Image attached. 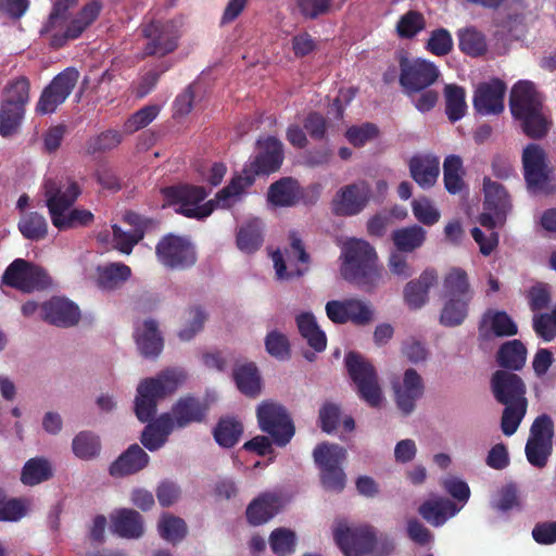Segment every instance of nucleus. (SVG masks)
Here are the masks:
<instances>
[{
	"label": "nucleus",
	"instance_id": "7ed1b4c3",
	"mask_svg": "<svg viewBox=\"0 0 556 556\" xmlns=\"http://www.w3.org/2000/svg\"><path fill=\"white\" fill-rule=\"evenodd\" d=\"M258 153L247 164L241 175L231 178L227 186L216 193L217 202L223 208H229L255 182V177L277 172L283 162V144L273 136L258 139Z\"/></svg>",
	"mask_w": 556,
	"mask_h": 556
},
{
	"label": "nucleus",
	"instance_id": "69168bd1",
	"mask_svg": "<svg viewBox=\"0 0 556 556\" xmlns=\"http://www.w3.org/2000/svg\"><path fill=\"white\" fill-rule=\"evenodd\" d=\"M356 548L357 555L389 556L394 549V541L387 534L376 535L374 532L372 543Z\"/></svg>",
	"mask_w": 556,
	"mask_h": 556
},
{
	"label": "nucleus",
	"instance_id": "e2e57ef3",
	"mask_svg": "<svg viewBox=\"0 0 556 556\" xmlns=\"http://www.w3.org/2000/svg\"><path fill=\"white\" fill-rule=\"evenodd\" d=\"M341 419V407L330 401L325 402L319 408L318 421L320 429L326 433L337 430Z\"/></svg>",
	"mask_w": 556,
	"mask_h": 556
},
{
	"label": "nucleus",
	"instance_id": "4c0bfd02",
	"mask_svg": "<svg viewBox=\"0 0 556 556\" xmlns=\"http://www.w3.org/2000/svg\"><path fill=\"white\" fill-rule=\"evenodd\" d=\"M445 296L473 298L468 274L460 267H451L443 278Z\"/></svg>",
	"mask_w": 556,
	"mask_h": 556
},
{
	"label": "nucleus",
	"instance_id": "79ce46f5",
	"mask_svg": "<svg viewBox=\"0 0 556 556\" xmlns=\"http://www.w3.org/2000/svg\"><path fill=\"white\" fill-rule=\"evenodd\" d=\"M22 236L30 241H41L48 236V222L38 212L24 213L17 224Z\"/></svg>",
	"mask_w": 556,
	"mask_h": 556
},
{
	"label": "nucleus",
	"instance_id": "412c9836",
	"mask_svg": "<svg viewBox=\"0 0 556 556\" xmlns=\"http://www.w3.org/2000/svg\"><path fill=\"white\" fill-rule=\"evenodd\" d=\"M505 84L493 78L477 86L473 94V106L482 115H495L504 111Z\"/></svg>",
	"mask_w": 556,
	"mask_h": 556
},
{
	"label": "nucleus",
	"instance_id": "aec40b11",
	"mask_svg": "<svg viewBox=\"0 0 556 556\" xmlns=\"http://www.w3.org/2000/svg\"><path fill=\"white\" fill-rule=\"evenodd\" d=\"M210 412L207 401L198 396L187 394L180 396L170 408L169 422L173 429H185L192 424H202L206 420Z\"/></svg>",
	"mask_w": 556,
	"mask_h": 556
},
{
	"label": "nucleus",
	"instance_id": "f8f14e48",
	"mask_svg": "<svg viewBox=\"0 0 556 556\" xmlns=\"http://www.w3.org/2000/svg\"><path fill=\"white\" fill-rule=\"evenodd\" d=\"M159 262L169 269H187L197 262L193 244L187 237L168 233L155 247Z\"/></svg>",
	"mask_w": 556,
	"mask_h": 556
},
{
	"label": "nucleus",
	"instance_id": "8fccbe9b",
	"mask_svg": "<svg viewBox=\"0 0 556 556\" xmlns=\"http://www.w3.org/2000/svg\"><path fill=\"white\" fill-rule=\"evenodd\" d=\"M72 450L79 459H92L100 454L101 442L93 432L80 431L73 439Z\"/></svg>",
	"mask_w": 556,
	"mask_h": 556
},
{
	"label": "nucleus",
	"instance_id": "a211bd4d",
	"mask_svg": "<svg viewBox=\"0 0 556 556\" xmlns=\"http://www.w3.org/2000/svg\"><path fill=\"white\" fill-rule=\"evenodd\" d=\"M42 190L50 216L58 212H66L81 194L80 186L71 177L47 178Z\"/></svg>",
	"mask_w": 556,
	"mask_h": 556
},
{
	"label": "nucleus",
	"instance_id": "49530a36",
	"mask_svg": "<svg viewBox=\"0 0 556 556\" xmlns=\"http://www.w3.org/2000/svg\"><path fill=\"white\" fill-rule=\"evenodd\" d=\"M263 244V229L260 219H252L240 227L237 233V247L245 253L257 251Z\"/></svg>",
	"mask_w": 556,
	"mask_h": 556
},
{
	"label": "nucleus",
	"instance_id": "6e6d98bb",
	"mask_svg": "<svg viewBox=\"0 0 556 556\" xmlns=\"http://www.w3.org/2000/svg\"><path fill=\"white\" fill-rule=\"evenodd\" d=\"M459 48L471 56H478L486 51L484 36L475 28H466L459 31Z\"/></svg>",
	"mask_w": 556,
	"mask_h": 556
},
{
	"label": "nucleus",
	"instance_id": "f704fd0d",
	"mask_svg": "<svg viewBox=\"0 0 556 556\" xmlns=\"http://www.w3.org/2000/svg\"><path fill=\"white\" fill-rule=\"evenodd\" d=\"M296 327L300 334L306 340L307 344L316 352H323L327 346L325 332L318 326L315 316L309 313H301L295 317Z\"/></svg>",
	"mask_w": 556,
	"mask_h": 556
},
{
	"label": "nucleus",
	"instance_id": "58836bf2",
	"mask_svg": "<svg viewBox=\"0 0 556 556\" xmlns=\"http://www.w3.org/2000/svg\"><path fill=\"white\" fill-rule=\"evenodd\" d=\"M243 434V425L235 417H222L213 430L217 444L225 448L233 447Z\"/></svg>",
	"mask_w": 556,
	"mask_h": 556
},
{
	"label": "nucleus",
	"instance_id": "0e129e2a",
	"mask_svg": "<svg viewBox=\"0 0 556 556\" xmlns=\"http://www.w3.org/2000/svg\"><path fill=\"white\" fill-rule=\"evenodd\" d=\"M114 248L124 254H130L134 247L143 239L141 230L127 232L118 225L112 226Z\"/></svg>",
	"mask_w": 556,
	"mask_h": 556
},
{
	"label": "nucleus",
	"instance_id": "5701e85b",
	"mask_svg": "<svg viewBox=\"0 0 556 556\" xmlns=\"http://www.w3.org/2000/svg\"><path fill=\"white\" fill-rule=\"evenodd\" d=\"M41 314L43 320L59 327H72L80 318L78 306L62 298H52L45 302L41 305Z\"/></svg>",
	"mask_w": 556,
	"mask_h": 556
},
{
	"label": "nucleus",
	"instance_id": "9b49d317",
	"mask_svg": "<svg viewBox=\"0 0 556 556\" xmlns=\"http://www.w3.org/2000/svg\"><path fill=\"white\" fill-rule=\"evenodd\" d=\"M142 36L147 39L144 56L163 58L173 53L179 46L180 30L172 21H152L142 26Z\"/></svg>",
	"mask_w": 556,
	"mask_h": 556
},
{
	"label": "nucleus",
	"instance_id": "338daca9",
	"mask_svg": "<svg viewBox=\"0 0 556 556\" xmlns=\"http://www.w3.org/2000/svg\"><path fill=\"white\" fill-rule=\"evenodd\" d=\"M375 319V309L370 302L350 299V323L358 326L370 324Z\"/></svg>",
	"mask_w": 556,
	"mask_h": 556
},
{
	"label": "nucleus",
	"instance_id": "473e14b6",
	"mask_svg": "<svg viewBox=\"0 0 556 556\" xmlns=\"http://www.w3.org/2000/svg\"><path fill=\"white\" fill-rule=\"evenodd\" d=\"M279 496L264 493L249 504L245 511L247 519L252 526H261L269 521L279 511Z\"/></svg>",
	"mask_w": 556,
	"mask_h": 556
},
{
	"label": "nucleus",
	"instance_id": "b1692460",
	"mask_svg": "<svg viewBox=\"0 0 556 556\" xmlns=\"http://www.w3.org/2000/svg\"><path fill=\"white\" fill-rule=\"evenodd\" d=\"M438 282L434 269H425L417 279L408 281L403 290V299L410 309H420L429 301L430 289Z\"/></svg>",
	"mask_w": 556,
	"mask_h": 556
},
{
	"label": "nucleus",
	"instance_id": "ea45409f",
	"mask_svg": "<svg viewBox=\"0 0 556 556\" xmlns=\"http://www.w3.org/2000/svg\"><path fill=\"white\" fill-rule=\"evenodd\" d=\"M53 477L51 463L45 457L28 459L22 469L21 481L24 485L34 486Z\"/></svg>",
	"mask_w": 556,
	"mask_h": 556
},
{
	"label": "nucleus",
	"instance_id": "423d86ee",
	"mask_svg": "<svg viewBox=\"0 0 556 556\" xmlns=\"http://www.w3.org/2000/svg\"><path fill=\"white\" fill-rule=\"evenodd\" d=\"M164 198L170 205H177L176 212L188 218L204 219L216 206L223 207L216 200L201 204L208 192L202 186L178 185L164 188Z\"/></svg>",
	"mask_w": 556,
	"mask_h": 556
},
{
	"label": "nucleus",
	"instance_id": "2eb2a0df",
	"mask_svg": "<svg viewBox=\"0 0 556 556\" xmlns=\"http://www.w3.org/2000/svg\"><path fill=\"white\" fill-rule=\"evenodd\" d=\"M2 282L24 292H31L47 288L51 279L42 267L24 258H16L4 270Z\"/></svg>",
	"mask_w": 556,
	"mask_h": 556
},
{
	"label": "nucleus",
	"instance_id": "774afa93",
	"mask_svg": "<svg viewBox=\"0 0 556 556\" xmlns=\"http://www.w3.org/2000/svg\"><path fill=\"white\" fill-rule=\"evenodd\" d=\"M533 328L544 341H552L556 337V307L551 313L534 315Z\"/></svg>",
	"mask_w": 556,
	"mask_h": 556
},
{
	"label": "nucleus",
	"instance_id": "a878e982",
	"mask_svg": "<svg viewBox=\"0 0 556 556\" xmlns=\"http://www.w3.org/2000/svg\"><path fill=\"white\" fill-rule=\"evenodd\" d=\"M138 350L144 357H157L164 348V339L155 319H146L135 329Z\"/></svg>",
	"mask_w": 556,
	"mask_h": 556
},
{
	"label": "nucleus",
	"instance_id": "1a4fd4ad",
	"mask_svg": "<svg viewBox=\"0 0 556 556\" xmlns=\"http://www.w3.org/2000/svg\"><path fill=\"white\" fill-rule=\"evenodd\" d=\"M257 425L280 447L286 446L295 433V427L287 408L273 401H264L256 408Z\"/></svg>",
	"mask_w": 556,
	"mask_h": 556
},
{
	"label": "nucleus",
	"instance_id": "c03bdc74",
	"mask_svg": "<svg viewBox=\"0 0 556 556\" xmlns=\"http://www.w3.org/2000/svg\"><path fill=\"white\" fill-rule=\"evenodd\" d=\"M29 100L30 81L26 76L21 75L8 80L3 88L0 101L26 108Z\"/></svg>",
	"mask_w": 556,
	"mask_h": 556
},
{
	"label": "nucleus",
	"instance_id": "4be33fe9",
	"mask_svg": "<svg viewBox=\"0 0 556 556\" xmlns=\"http://www.w3.org/2000/svg\"><path fill=\"white\" fill-rule=\"evenodd\" d=\"M491 387L494 397L502 404L527 401L526 386L514 372L497 370L492 377Z\"/></svg>",
	"mask_w": 556,
	"mask_h": 556
},
{
	"label": "nucleus",
	"instance_id": "3c124183",
	"mask_svg": "<svg viewBox=\"0 0 556 556\" xmlns=\"http://www.w3.org/2000/svg\"><path fill=\"white\" fill-rule=\"evenodd\" d=\"M463 161L458 155L451 154L443 162V178L446 190L450 193H457L464 187Z\"/></svg>",
	"mask_w": 556,
	"mask_h": 556
},
{
	"label": "nucleus",
	"instance_id": "0eeeda50",
	"mask_svg": "<svg viewBox=\"0 0 556 556\" xmlns=\"http://www.w3.org/2000/svg\"><path fill=\"white\" fill-rule=\"evenodd\" d=\"M315 465L319 469V479L327 491L342 492L345 488L343 463L346 450L334 443L321 442L313 451Z\"/></svg>",
	"mask_w": 556,
	"mask_h": 556
},
{
	"label": "nucleus",
	"instance_id": "dca6fc26",
	"mask_svg": "<svg viewBox=\"0 0 556 556\" xmlns=\"http://www.w3.org/2000/svg\"><path fill=\"white\" fill-rule=\"evenodd\" d=\"M390 387L397 410L403 416L412 415L425 392L421 376L415 369L408 368L401 376H395Z\"/></svg>",
	"mask_w": 556,
	"mask_h": 556
},
{
	"label": "nucleus",
	"instance_id": "bb28decb",
	"mask_svg": "<svg viewBox=\"0 0 556 556\" xmlns=\"http://www.w3.org/2000/svg\"><path fill=\"white\" fill-rule=\"evenodd\" d=\"M115 534L124 539H139L144 533L143 517L135 509L121 508L111 516Z\"/></svg>",
	"mask_w": 556,
	"mask_h": 556
},
{
	"label": "nucleus",
	"instance_id": "de8ad7c7",
	"mask_svg": "<svg viewBox=\"0 0 556 556\" xmlns=\"http://www.w3.org/2000/svg\"><path fill=\"white\" fill-rule=\"evenodd\" d=\"M527 358V349L518 340L504 343L497 353V362L502 367L518 370L523 367Z\"/></svg>",
	"mask_w": 556,
	"mask_h": 556
},
{
	"label": "nucleus",
	"instance_id": "cd10ccee",
	"mask_svg": "<svg viewBox=\"0 0 556 556\" xmlns=\"http://www.w3.org/2000/svg\"><path fill=\"white\" fill-rule=\"evenodd\" d=\"M479 331L485 338L510 337L518 332V327L506 312L488 309L481 318Z\"/></svg>",
	"mask_w": 556,
	"mask_h": 556
},
{
	"label": "nucleus",
	"instance_id": "f3484780",
	"mask_svg": "<svg viewBox=\"0 0 556 556\" xmlns=\"http://www.w3.org/2000/svg\"><path fill=\"white\" fill-rule=\"evenodd\" d=\"M484 205L479 216L481 226L493 230L505 223L510 201L505 189L497 182L485 178L483 182Z\"/></svg>",
	"mask_w": 556,
	"mask_h": 556
},
{
	"label": "nucleus",
	"instance_id": "bf43d9fd",
	"mask_svg": "<svg viewBox=\"0 0 556 556\" xmlns=\"http://www.w3.org/2000/svg\"><path fill=\"white\" fill-rule=\"evenodd\" d=\"M123 140L121 131L108 129L91 138L87 143V151L90 154L106 152L116 148Z\"/></svg>",
	"mask_w": 556,
	"mask_h": 556
},
{
	"label": "nucleus",
	"instance_id": "f257e3e1",
	"mask_svg": "<svg viewBox=\"0 0 556 556\" xmlns=\"http://www.w3.org/2000/svg\"><path fill=\"white\" fill-rule=\"evenodd\" d=\"M185 379L186 375L182 370L168 368L155 377L141 380L137 387L135 414L141 422H148L140 441L151 452L161 448L174 431L168 414H161L152 420L156 414L157 403L173 394Z\"/></svg>",
	"mask_w": 556,
	"mask_h": 556
},
{
	"label": "nucleus",
	"instance_id": "9d476101",
	"mask_svg": "<svg viewBox=\"0 0 556 556\" xmlns=\"http://www.w3.org/2000/svg\"><path fill=\"white\" fill-rule=\"evenodd\" d=\"M553 419L546 414L538 416L530 427L525 446V454L531 466L536 468L546 466L553 451Z\"/></svg>",
	"mask_w": 556,
	"mask_h": 556
},
{
	"label": "nucleus",
	"instance_id": "c85d7f7f",
	"mask_svg": "<svg viewBox=\"0 0 556 556\" xmlns=\"http://www.w3.org/2000/svg\"><path fill=\"white\" fill-rule=\"evenodd\" d=\"M462 509L451 500L433 497L422 503L418 511L420 516L433 527L443 526L448 519L456 516Z\"/></svg>",
	"mask_w": 556,
	"mask_h": 556
},
{
	"label": "nucleus",
	"instance_id": "c756f323",
	"mask_svg": "<svg viewBox=\"0 0 556 556\" xmlns=\"http://www.w3.org/2000/svg\"><path fill=\"white\" fill-rule=\"evenodd\" d=\"M130 277L131 269L124 263H109L96 268V285L102 291L118 290Z\"/></svg>",
	"mask_w": 556,
	"mask_h": 556
},
{
	"label": "nucleus",
	"instance_id": "7c9ffc66",
	"mask_svg": "<svg viewBox=\"0 0 556 556\" xmlns=\"http://www.w3.org/2000/svg\"><path fill=\"white\" fill-rule=\"evenodd\" d=\"M149 459V455L138 444H131L112 463L110 475L113 477L134 475L146 468Z\"/></svg>",
	"mask_w": 556,
	"mask_h": 556
},
{
	"label": "nucleus",
	"instance_id": "ddd939ff",
	"mask_svg": "<svg viewBox=\"0 0 556 556\" xmlns=\"http://www.w3.org/2000/svg\"><path fill=\"white\" fill-rule=\"evenodd\" d=\"M400 85L406 96H414L432 84L439 76V68L430 61L425 59H408L404 55L400 58Z\"/></svg>",
	"mask_w": 556,
	"mask_h": 556
},
{
	"label": "nucleus",
	"instance_id": "680f3d73",
	"mask_svg": "<svg viewBox=\"0 0 556 556\" xmlns=\"http://www.w3.org/2000/svg\"><path fill=\"white\" fill-rule=\"evenodd\" d=\"M425 28L424 16L416 11H408L396 24V33L401 38H412Z\"/></svg>",
	"mask_w": 556,
	"mask_h": 556
},
{
	"label": "nucleus",
	"instance_id": "4468645a",
	"mask_svg": "<svg viewBox=\"0 0 556 556\" xmlns=\"http://www.w3.org/2000/svg\"><path fill=\"white\" fill-rule=\"evenodd\" d=\"M79 79L75 67H66L43 88L36 103L35 111L39 115L52 114L65 102Z\"/></svg>",
	"mask_w": 556,
	"mask_h": 556
},
{
	"label": "nucleus",
	"instance_id": "e433bc0d",
	"mask_svg": "<svg viewBox=\"0 0 556 556\" xmlns=\"http://www.w3.org/2000/svg\"><path fill=\"white\" fill-rule=\"evenodd\" d=\"M52 225L60 231L88 227L94 222V215L86 208H68L66 212H58L50 216Z\"/></svg>",
	"mask_w": 556,
	"mask_h": 556
},
{
	"label": "nucleus",
	"instance_id": "2f4dec72",
	"mask_svg": "<svg viewBox=\"0 0 556 556\" xmlns=\"http://www.w3.org/2000/svg\"><path fill=\"white\" fill-rule=\"evenodd\" d=\"M409 169L413 179L424 189L431 188L440 174V160L438 156L426 154L410 160Z\"/></svg>",
	"mask_w": 556,
	"mask_h": 556
},
{
	"label": "nucleus",
	"instance_id": "5fc2aeb1",
	"mask_svg": "<svg viewBox=\"0 0 556 556\" xmlns=\"http://www.w3.org/2000/svg\"><path fill=\"white\" fill-rule=\"evenodd\" d=\"M266 352L278 361H289L291 358V344L289 338L278 331H269L264 340Z\"/></svg>",
	"mask_w": 556,
	"mask_h": 556
},
{
	"label": "nucleus",
	"instance_id": "4d7b16f0",
	"mask_svg": "<svg viewBox=\"0 0 556 556\" xmlns=\"http://www.w3.org/2000/svg\"><path fill=\"white\" fill-rule=\"evenodd\" d=\"M187 320L184 327L178 331V337L182 341L191 340L198 332H200L207 318L204 309L201 306H191L187 311Z\"/></svg>",
	"mask_w": 556,
	"mask_h": 556
},
{
	"label": "nucleus",
	"instance_id": "c9c22d12",
	"mask_svg": "<svg viewBox=\"0 0 556 556\" xmlns=\"http://www.w3.org/2000/svg\"><path fill=\"white\" fill-rule=\"evenodd\" d=\"M472 298L445 296L440 313V324L445 327L462 325L468 316Z\"/></svg>",
	"mask_w": 556,
	"mask_h": 556
},
{
	"label": "nucleus",
	"instance_id": "052dcab7",
	"mask_svg": "<svg viewBox=\"0 0 556 556\" xmlns=\"http://www.w3.org/2000/svg\"><path fill=\"white\" fill-rule=\"evenodd\" d=\"M412 211L415 218L427 226L434 225L441 217L440 211L428 198L415 199L412 202Z\"/></svg>",
	"mask_w": 556,
	"mask_h": 556
},
{
	"label": "nucleus",
	"instance_id": "6e6552de",
	"mask_svg": "<svg viewBox=\"0 0 556 556\" xmlns=\"http://www.w3.org/2000/svg\"><path fill=\"white\" fill-rule=\"evenodd\" d=\"M350 378L362 401L372 408H382L387 399L375 367L361 354L350 352Z\"/></svg>",
	"mask_w": 556,
	"mask_h": 556
},
{
	"label": "nucleus",
	"instance_id": "20e7f679",
	"mask_svg": "<svg viewBox=\"0 0 556 556\" xmlns=\"http://www.w3.org/2000/svg\"><path fill=\"white\" fill-rule=\"evenodd\" d=\"M509 106L513 116L521 122L522 129L529 137L542 138L547 134L551 122L533 84L517 83L510 92Z\"/></svg>",
	"mask_w": 556,
	"mask_h": 556
},
{
	"label": "nucleus",
	"instance_id": "6ab92c4d",
	"mask_svg": "<svg viewBox=\"0 0 556 556\" xmlns=\"http://www.w3.org/2000/svg\"><path fill=\"white\" fill-rule=\"evenodd\" d=\"M522 166L528 188L532 192L549 191V169L544 150L531 143L523 149Z\"/></svg>",
	"mask_w": 556,
	"mask_h": 556
},
{
	"label": "nucleus",
	"instance_id": "603ef678",
	"mask_svg": "<svg viewBox=\"0 0 556 556\" xmlns=\"http://www.w3.org/2000/svg\"><path fill=\"white\" fill-rule=\"evenodd\" d=\"M268 543L275 555L288 556L295 552L296 535L288 528H276L269 534Z\"/></svg>",
	"mask_w": 556,
	"mask_h": 556
},
{
	"label": "nucleus",
	"instance_id": "39448f33",
	"mask_svg": "<svg viewBox=\"0 0 556 556\" xmlns=\"http://www.w3.org/2000/svg\"><path fill=\"white\" fill-rule=\"evenodd\" d=\"M382 271L375 249L363 239L350 238V285L371 291L379 285Z\"/></svg>",
	"mask_w": 556,
	"mask_h": 556
},
{
	"label": "nucleus",
	"instance_id": "72a5a7b5",
	"mask_svg": "<svg viewBox=\"0 0 556 556\" xmlns=\"http://www.w3.org/2000/svg\"><path fill=\"white\" fill-rule=\"evenodd\" d=\"M232 378L242 394L256 397L261 393L262 378L255 363L237 364L232 370Z\"/></svg>",
	"mask_w": 556,
	"mask_h": 556
},
{
	"label": "nucleus",
	"instance_id": "864d4df0",
	"mask_svg": "<svg viewBox=\"0 0 556 556\" xmlns=\"http://www.w3.org/2000/svg\"><path fill=\"white\" fill-rule=\"evenodd\" d=\"M501 428L505 435H513L527 413L528 401L504 404Z\"/></svg>",
	"mask_w": 556,
	"mask_h": 556
},
{
	"label": "nucleus",
	"instance_id": "13d9d810",
	"mask_svg": "<svg viewBox=\"0 0 556 556\" xmlns=\"http://www.w3.org/2000/svg\"><path fill=\"white\" fill-rule=\"evenodd\" d=\"M160 113V106L150 104L131 114L124 124V130L128 134L136 132L152 123Z\"/></svg>",
	"mask_w": 556,
	"mask_h": 556
},
{
	"label": "nucleus",
	"instance_id": "393cba45",
	"mask_svg": "<svg viewBox=\"0 0 556 556\" xmlns=\"http://www.w3.org/2000/svg\"><path fill=\"white\" fill-rule=\"evenodd\" d=\"M303 195V190L293 177H282L273 182L267 190V202L275 207H292Z\"/></svg>",
	"mask_w": 556,
	"mask_h": 556
},
{
	"label": "nucleus",
	"instance_id": "a19ab883",
	"mask_svg": "<svg viewBox=\"0 0 556 556\" xmlns=\"http://www.w3.org/2000/svg\"><path fill=\"white\" fill-rule=\"evenodd\" d=\"M391 237L399 252L410 253L425 243L427 231L422 227L414 225L394 230Z\"/></svg>",
	"mask_w": 556,
	"mask_h": 556
},
{
	"label": "nucleus",
	"instance_id": "37998d69",
	"mask_svg": "<svg viewBox=\"0 0 556 556\" xmlns=\"http://www.w3.org/2000/svg\"><path fill=\"white\" fill-rule=\"evenodd\" d=\"M26 108L0 101V136L9 138L18 132Z\"/></svg>",
	"mask_w": 556,
	"mask_h": 556
},
{
	"label": "nucleus",
	"instance_id": "f03ea898",
	"mask_svg": "<svg viewBox=\"0 0 556 556\" xmlns=\"http://www.w3.org/2000/svg\"><path fill=\"white\" fill-rule=\"evenodd\" d=\"M79 0H53L51 10L39 30L48 46L53 50L66 47L71 41L79 39L83 34L98 20L102 11L100 0H90L75 14H72Z\"/></svg>",
	"mask_w": 556,
	"mask_h": 556
},
{
	"label": "nucleus",
	"instance_id": "09e8293b",
	"mask_svg": "<svg viewBox=\"0 0 556 556\" xmlns=\"http://www.w3.org/2000/svg\"><path fill=\"white\" fill-rule=\"evenodd\" d=\"M445 112L451 122L463 118L467 111L466 93L464 88L450 84L444 88Z\"/></svg>",
	"mask_w": 556,
	"mask_h": 556
},
{
	"label": "nucleus",
	"instance_id": "a18cd8bd",
	"mask_svg": "<svg viewBox=\"0 0 556 556\" xmlns=\"http://www.w3.org/2000/svg\"><path fill=\"white\" fill-rule=\"evenodd\" d=\"M157 531L163 540L177 544L187 536L188 527L182 518L164 513L157 522Z\"/></svg>",
	"mask_w": 556,
	"mask_h": 556
}]
</instances>
